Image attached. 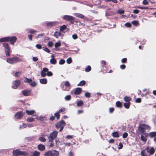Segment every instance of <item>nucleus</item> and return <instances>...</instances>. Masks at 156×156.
I'll return each mask as SVG.
<instances>
[{
  "label": "nucleus",
  "instance_id": "obj_1",
  "mask_svg": "<svg viewBox=\"0 0 156 156\" xmlns=\"http://www.w3.org/2000/svg\"><path fill=\"white\" fill-rule=\"evenodd\" d=\"M17 38L15 36L12 37H5L0 38V42H6L10 41V43L12 45H14L16 42Z\"/></svg>",
  "mask_w": 156,
  "mask_h": 156
},
{
  "label": "nucleus",
  "instance_id": "obj_2",
  "mask_svg": "<svg viewBox=\"0 0 156 156\" xmlns=\"http://www.w3.org/2000/svg\"><path fill=\"white\" fill-rule=\"evenodd\" d=\"M21 61V59L17 57L8 58L6 60V62L8 63L11 64H15L17 62Z\"/></svg>",
  "mask_w": 156,
  "mask_h": 156
},
{
  "label": "nucleus",
  "instance_id": "obj_3",
  "mask_svg": "<svg viewBox=\"0 0 156 156\" xmlns=\"http://www.w3.org/2000/svg\"><path fill=\"white\" fill-rule=\"evenodd\" d=\"M58 134V132L57 131H55L51 133L48 137L49 141L52 142L53 140L57 137Z\"/></svg>",
  "mask_w": 156,
  "mask_h": 156
},
{
  "label": "nucleus",
  "instance_id": "obj_4",
  "mask_svg": "<svg viewBox=\"0 0 156 156\" xmlns=\"http://www.w3.org/2000/svg\"><path fill=\"white\" fill-rule=\"evenodd\" d=\"M3 47L6 56H9L10 54V48L7 43H4L3 44Z\"/></svg>",
  "mask_w": 156,
  "mask_h": 156
},
{
  "label": "nucleus",
  "instance_id": "obj_5",
  "mask_svg": "<svg viewBox=\"0 0 156 156\" xmlns=\"http://www.w3.org/2000/svg\"><path fill=\"white\" fill-rule=\"evenodd\" d=\"M139 128L140 130L143 131L145 129L149 130L151 128V127L148 125L141 124L139 125Z\"/></svg>",
  "mask_w": 156,
  "mask_h": 156
},
{
  "label": "nucleus",
  "instance_id": "obj_6",
  "mask_svg": "<svg viewBox=\"0 0 156 156\" xmlns=\"http://www.w3.org/2000/svg\"><path fill=\"white\" fill-rule=\"evenodd\" d=\"M65 122L63 120H61L55 124V126L57 129H59L61 127H64L66 125Z\"/></svg>",
  "mask_w": 156,
  "mask_h": 156
},
{
  "label": "nucleus",
  "instance_id": "obj_7",
  "mask_svg": "<svg viewBox=\"0 0 156 156\" xmlns=\"http://www.w3.org/2000/svg\"><path fill=\"white\" fill-rule=\"evenodd\" d=\"M62 19L64 20H66L68 21H73L74 20V19L73 17L68 15H64Z\"/></svg>",
  "mask_w": 156,
  "mask_h": 156
},
{
  "label": "nucleus",
  "instance_id": "obj_8",
  "mask_svg": "<svg viewBox=\"0 0 156 156\" xmlns=\"http://www.w3.org/2000/svg\"><path fill=\"white\" fill-rule=\"evenodd\" d=\"M48 69L46 68H44L41 72V75L42 77H45L47 75V73L48 72Z\"/></svg>",
  "mask_w": 156,
  "mask_h": 156
},
{
  "label": "nucleus",
  "instance_id": "obj_9",
  "mask_svg": "<svg viewBox=\"0 0 156 156\" xmlns=\"http://www.w3.org/2000/svg\"><path fill=\"white\" fill-rule=\"evenodd\" d=\"M65 87H63V89L65 90L69 91L70 89V84L69 82L66 81L64 82Z\"/></svg>",
  "mask_w": 156,
  "mask_h": 156
},
{
  "label": "nucleus",
  "instance_id": "obj_10",
  "mask_svg": "<svg viewBox=\"0 0 156 156\" xmlns=\"http://www.w3.org/2000/svg\"><path fill=\"white\" fill-rule=\"evenodd\" d=\"M20 82L19 80H16L13 83L12 88L14 89H16L20 84Z\"/></svg>",
  "mask_w": 156,
  "mask_h": 156
},
{
  "label": "nucleus",
  "instance_id": "obj_11",
  "mask_svg": "<svg viewBox=\"0 0 156 156\" xmlns=\"http://www.w3.org/2000/svg\"><path fill=\"white\" fill-rule=\"evenodd\" d=\"M145 150L151 155L153 154L155 151L154 149V148L151 147L150 148L148 147H147L145 149Z\"/></svg>",
  "mask_w": 156,
  "mask_h": 156
},
{
  "label": "nucleus",
  "instance_id": "obj_12",
  "mask_svg": "<svg viewBox=\"0 0 156 156\" xmlns=\"http://www.w3.org/2000/svg\"><path fill=\"white\" fill-rule=\"evenodd\" d=\"M58 23V22H47L46 23V25L48 27H51L53 26H55Z\"/></svg>",
  "mask_w": 156,
  "mask_h": 156
},
{
  "label": "nucleus",
  "instance_id": "obj_13",
  "mask_svg": "<svg viewBox=\"0 0 156 156\" xmlns=\"http://www.w3.org/2000/svg\"><path fill=\"white\" fill-rule=\"evenodd\" d=\"M21 151L19 149L13 150L12 152V154L14 156H19L21 155Z\"/></svg>",
  "mask_w": 156,
  "mask_h": 156
},
{
  "label": "nucleus",
  "instance_id": "obj_14",
  "mask_svg": "<svg viewBox=\"0 0 156 156\" xmlns=\"http://www.w3.org/2000/svg\"><path fill=\"white\" fill-rule=\"evenodd\" d=\"M31 91L30 90H26L22 91V93L24 96H28L30 95Z\"/></svg>",
  "mask_w": 156,
  "mask_h": 156
},
{
  "label": "nucleus",
  "instance_id": "obj_15",
  "mask_svg": "<svg viewBox=\"0 0 156 156\" xmlns=\"http://www.w3.org/2000/svg\"><path fill=\"white\" fill-rule=\"evenodd\" d=\"M23 114L22 112H18L15 114V117L17 119H20L23 117Z\"/></svg>",
  "mask_w": 156,
  "mask_h": 156
},
{
  "label": "nucleus",
  "instance_id": "obj_16",
  "mask_svg": "<svg viewBox=\"0 0 156 156\" xmlns=\"http://www.w3.org/2000/svg\"><path fill=\"white\" fill-rule=\"evenodd\" d=\"M51 59L50 60V62L51 64L53 65L56 64L57 61L54 58V56L53 55H51Z\"/></svg>",
  "mask_w": 156,
  "mask_h": 156
},
{
  "label": "nucleus",
  "instance_id": "obj_17",
  "mask_svg": "<svg viewBox=\"0 0 156 156\" xmlns=\"http://www.w3.org/2000/svg\"><path fill=\"white\" fill-rule=\"evenodd\" d=\"M82 91V89L80 88H77L75 90L74 93L76 95L79 94Z\"/></svg>",
  "mask_w": 156,
  "mask_h": 156
},
{
  "label": "nucleus",
  "instance_id": "obj_18",
  "mask_svg": "<svg viewBox=\"0 0 156 156\" xmlns=\"http://www.w3.org/2000/svg\"><path fill=\"white\" fill-rule=\"evenodd\" d=\"M51 156H58L59 154V152L55 150L51 151Z\"/></svg>",
  "mask_w": 156,
  "mask_h": 156
},
{
  "label": "nucleus",
  "instance_id": "obj_19",
  "mask_svg": "<svg viewBox=\"0 0 156 156\" xmlns=\"http://www.w3.org/2000/svg\"><path fill=\"white\" fill-rule=\"evenodd\" d=\"M73 15L77 17L82 19H83L84 17V16L82 14L80 13H73Z\"/></svg>",
  "mask_w": 156,
  "mask_h": 156
},
{
  "label": "nucleus",
  "instance_id": "obj_20",
  "mask_svg": "<svg viewBox=\"0 0 156 156\" xmlns=\"http://www.w3.org/2000/svg\"><path fill=\"white\" fill-rule=\"evenodd\" d=\"M37 148L39 150L43 151L45 149V147L44 145L40 144L38 145Z\"/></svg>",
  "mask_w": 156,
  "mask_h": 156
},
{
  "label": "nucleus",
  "instance_id": "obj_21",
  "mask_svg": "<svg viewBox=\"0 0 156 156\" xmlns=\"http://www.w3.org/2000/svg\"><path fill=\"white\" fill-rule=\"evenodd\" d=\"M61 36V33L59 31H56L54 34V36L56 38H58L59 36Z\"/></svg>",
  "mask_w": 156,
  "mask_h": 156
},
{
  "label": "nucleus",
  "instance_id": "obj_22",
  "mask_svg": "<svg viewBox=\"0 0 156 156\" xmlns=\"http://www.w3.org/2000/svg\"><path fill=\"white\" fill-rule=\"evenodd\" d=\"M26 113L28 115H31L33 114L35 112L34 110H31L30 111H28V110H26Z\"/></svg>",
  "mask_w": 156,
  "mask_h": 156
},
{
  "label": "nucleus",
  "instance_id": "obj_23",
  "mask_svg": "<svg viewBox=\"0 0 156 156\" xmlns=\"http://www.w3.org/2000/svg\"><path fill=\"white\" fill-rule=\"evenodd\" d=\"M40 83L42 84H46L47 83V80L45 78H43L40 80Z\"/></svg>",
  "mask_w": 156,
  "mask_h": 156
},
{
  "label": "nucleus",
  "instance_id": "obj_24",
  "mask_svg": "<svg viewBox=\"0 0 156 156\" xmlns=\"http://www.w3.org/2000/svg\"><path fill=\"white\" fill-rule=\"evenodd\" d=\"M30 84L31 87H34L37 85V83L35 81H32L30 82Z\"/></svg>",
  "mask_w": 156,
  "mask_h": 156
},
{
  "label": "nucleus",
  "instance_id": "obj_25",
  "mask_svg": "<svg viewBox=\"0 0 156 156\" xmlns=\"http://www.w3.org/2000/svg\"><path fill=\"white\" fill-rule=\"evenodd\" d=\"M61 45V41H58V42H56L55 44V47L56 48L59 47Z\"/></svg>",
  "mask_w": 156,
  "mask_h": 156
},
{
  "label": "nucleus",
  "instance_id": "obj_26",
  "mask_svg": "<svg viewBox=\"0 0 156 156\" xmlns=\"http://www.w3.org/2000/svg\"><path fill=\"white\" fill-rule=\"evenodd\" d=\"M38 139L40 141L43 142H45L46 140V139L44 137L42 136H40Z\"/></svg>",
  "mask_w": 156,
  "mask_h": 156
},
{
  "label": "nucleus",
  "instance_id": "obj_27",
  "mask_svg": "<svg viewBox=\"0 0 156 156\" xmlns=\"http://www.w3.org/2000/svg\"><path fill=\"white\" fill-rule=\"evenodd\" d=\"M130 104V102L125 103L124 104V106L126 108L128 109L129 107Z\"/></svg>",
  "mask_w": 156,
  "mask_h": 156
},
{
  "label": "nucleus",
  "instance_id": "obj_28",
  "mask_svg": "<svg viewBox=\"0 0 156 156\" xmlns=\"http://www.w3.org/2000/svg\"><path fill=\"white\" fill-rule=\"evenodd\" d=\"M66 28V27L65 25H63L61 26L60 28V31L63 32L64 30H65Z\"/></svg>",
  "mask_w": 156,
  "mask_h": 156
},
{
  "label": "nucleus",
  "instance_id": "obj_29",
  "mask_svg": "<svg viewBox=\"0 0 156 156\" xmlns=\"http://www.w3.org/2000/svg\"><path fill=\"white\" fill-rule=\"evenodd\" d=\"M44 156H51V151H48L44 154Z\"/></svg>",
  "mask_w": 156,
  "mask_h": 156
},
{
  "label": "nucleus",
  "instance_id": "obj_30",
  "mask_svg": "<svg viewBox=\"0 0 156 156\" xmlns=\"http://www.w3.org/2000/svg\"><path fill=\"white\" fill-rule=\"evenodd\" d=\"M115 104L116 106L118 107L121 108L122 106V103L119 101L116 102Z\"/></svg>",
  "mask_w": 156,
  "mask_h": 156
},
{
  "label": "nucleus",
  "instance_id": "obj_31",
  "mask_svg": "<svg viewBox=\"0 0 156 156\" xmlns=\"http://www.w3.org/2000/svg\"><path fill=\"white\" fill-rule=\"evenodd\" d=\"M85 83H86L85 81L82 80L77 85V86H83L85 85Z\"/></svg>",
  "mask_w": 156,
  "mask_h": 156
},
{
  "label": "nucleus",
  "instance_id": "obj_32",
  "mask_svg": "<svg viewBox=\"0 0 156 156\" xmlns=\"http://www.w3.org/2000/svg\"><path fill=\"white\" fill-rule=\"evenodd\" d=\"M124 99L125 101L129 102L131 100V98L129 97L125 96Z\"/></svg>",
  "mask_w": 156,
  "mask_h": 156
},
{
  "label": "nucleus",
  "instance_id": "obj_33",
  "mask_svg": "<svg viewBox=\"0 0 156 156\" xmlns=\"http://www.w3.org/2000/svg\"><path fill=\"white\" fill-rule=\"evenodd\" d=\"M112 14L113 12L112 11H107L105 13V16H110L112 15Z\"/></svg>",
  "mask_w": 156,
  "mask_h": 156
},
{
  "label": "nucleus",
  "instance_id": "obj_34",
  "mask_svg": "<svg viewBox=\"0 0 156 156\" xmlns=\"http://www.w3.org/2000/svg\"><path fill=\"white\" fill-rule=\"evenodd\" d=\"M75 22L77 23V25L80 26H84L85 25L84 23H82L80 21H75Z\"/></svg>",
  "mask_w": 156,
  "mask_h": 156
},
{
  "label": "nucleus",
  "instance_id": "obj_35",
  "mask_svg": "<svg viewBox=\"0 0 156 156\" xmlns=\"http://www.w3.org/2000/svg\"><path fill=\"white\" fill-rule=\"evenodd\" d=\"M44 34L42 33L41 34H39L37 36H36L35 37V38L37 39V38H41L42 36H44Z\"/></svg>",
  "mask_w": 156,
  "mask_h": 156
},
{
  "label": "nucleus",
  "instance_id": "obj_36",
  "mask_svg": "<svg viewBox=\"0 0 156 156\" xmlns=\"http://www.w3.org/2000/svg\"><path fill=\"white\" fill-rule=\"evenodd\" d=\"M149 136L151 137H153L156 136V132L150 133H149Z\"/></svg>",
  "mask_w": 156,
  "mask_h": 156
},
{
  "label": "nucleus",
  "instance_id": "obj_37",
  "mask_svg": "<svg viewBox=\"0 0 156 156\" xmlns=\"http://www.w3.org/2000/svg\"><path fill=\"white\" fill-rule=\"evenodd\" d=\"M112 135L114 137H118L119 136V133L117 132L113 133Z\"/></svg>",
  "mask_w": 156,
  "mask_h": 156
},
{
  "label": "nucleus",
  "instance_id": "obj_38",
  "mask_svg": "<svg viewBox=\"0 0 156 156\" xmlns=\"http://www.w3.org/2000/svg\"><path fill=\"white\" fill-rule=\"evenodd\" d=\"M32 79H29L27 78H25L24 80V82L26 83H30V82H31Z\"/></svg>",
  "mask_w": 156,
  "mask_h": 156
},
{
  "label": "nucleus",
  "instance_id": "obj_39",
  "mask_svg": "<svg viewBox=\"0 0 156 156\" xmlns=\"http://www.w3.org/2000/svg\"><path fill=\"white\" fill-rule=\"evenodd\" d=\"M40 154V153L39 152L37 151H35L33 154L32 156H39Z\"/></svg>",
  "mask_w": 156,
  "mask_h": 156
},
{
  "label": "nucleus",
  "instance_id": "obj_40",
  "mask_svg": "<svg viewBox=\"0 0 156 156\" xmlns=\"http://www.w3.org/2000/svg\"><path fill=\"white\" fill-rule=\"evenodd\" d=\"M28 155V153L26 151H21V155L24 156H27Z\"/></svg>",
  "mask_w": 156,
  "mask_h": 156
},
{
  "label": "nucleus",
  "instance_id": "obj_41",
  "mask_svg": "<svg viewBox=\"0 0 156 156\" xmlns=\"http://www.w3.org/2000/svg\"><path fill=\"white\" fill-rule=\"evenodd\" d=\"M83 104V102L82 101L80 100L77 103V106H80Z\"/></svg>",
  "mask_w": 156,
  "mask_h": 156
},
{
  "label": "nucleus",
  "instance_id": "obj_42",
  "mask_svg": "<svg viewBox=\"0 0 156 156\" xmlns=\"http://www.w3.org/2000/svg\"><path fill=\"white\" fill-rule=\"evenodd\" d=\"M27 126V125L26 124H23L21 125L20 126V129H22L26 128Z\"/></svg>",
  "mask_w": 156,
  "mask_h": 156
},
{
  "label": "nucleus",
  "instance_id": "obj_43",
  "mask_svg": "<svg viewBox=\"0 0 156 156\" xmlns=\"http://www.w3.org/2000/svg\"><path fill=\"white\" fill-rule=\"evenodd\" d=\"M65 99L66 101H69L71 99V96L70 95H67L65 96Z\"/></svg>",
  "mask_w": 156,
  "mask_h": 156
},
{
  "label": "nucleus",
  "instance_id": "obj_44",
  "mask_svg": "<svg viewBox=\"0 0 156 156\" xmlns=\"http://www.w3.org/2000/svg\"><path fill=\"white\" fill-rule=\"evenodd\" d=\"M91 68L90 66H88L85 69V71L86 72H89L91 70Z\"/></svg>",
  "mask_w": 156,
  "mask_h": 156
},
{
  "label": "nucleus",
  "instance_id": "obj_45",
  "mask_svg": "<svg viewBox=\"0 0 156 156\" xmlns=\"http://www.w3.org/2000/svg\"><path fill=\"white\" fill-rule=\"evenodd\" d=\"M84 96L87 98H89L90 96V94L89 92H86L85 93Z\"/></svg>",
  "mask_w": 156,
  "mask_h": 156
},
{
  "label": "nucleus",
  "instance_id": "obj_46",
  "mask_svg": "<svg viewBox=\"0 0 156 156\" xmlns=\"http://www.w3.org/2000/svg\"><path fill=\"white\" fill-rule=\"evenodd\" d=\"M141 154L142 156H148L145 151H142L141 152Z\"/></svg>",
  "mask_w": 156,
  "mask_h": 156
},
{
  "label": "nucleus",
  "instance_id": "obj_47",
  "mask_svg": "<svg viewBox=\"0 0 156 156\" xmlns=\"http://www.w3.org/2000/svg\"><path fill=\"white\" fill-rule=\"evenodd\" d=\"M43 49L45 51L48 53H50L51 51L50 50L46 47H43Z\"/></svg>",
  "mask_w": 156,
  "mask_h": 156
},
{
  "label": "nucleus",
  "instance_id": "obj_48",
  "mask_svg": "<svg viewBox=\"0 0 156 156\" xmlns=\"http://www.w3.org/2000/svg\"><path fill=\"white\" fill-rule=\"evenodd\" d=\"M72 62V59L71 58H69L66 60V62L68 64H70Z\"/></svg>",
  "mask_w": 156,
  "mask_h": 156
},
{
  "label": "nucleus",
  "instance_id": "obj_49",
  "mask_svg": "<svg viewBox=\"0 0 156 156\" xmlns=\"http://www.w3.org/2000/svg\"><path fill=\"white\" fill-rule=\"evenodd\" d=\"M141 138L142 140L143 141H146L147 140V138L143 135L141 136Z\"/></svg>",
  "mask_w": 156,
  "mask_h": 156
},
{
  "label": "nucleus",
  "instance_id": "obj_50",
  "mask_svg": "<svg viewBox=\"0 0 156 156\" xmlns=\"http://www.w3.org/2000/svg\"><path fill=\"white\" fill-rule=\"evenodd\" d=\"M65 61L64 59H61L59 62V63L60 65H63L65 63Z\"/></svg>",
  "mask_w": 156,
  "mask_h": 156
},
{
  "label": "nucleus",
  "instance_id": "obj_51",
  "mask_svg": "<svg viewBox=\"0 0 156 156\" xmlns=\"http://www.w3.org/2000/svg\"><path fill=\"white\" fill-rule=\"evenodd\" d=\"M27 120L29 122H32L34 120V119L32 117L28 118L27 119Z\"/></svg>",
  "mask_w": 156,
  "mask_h": 156
},
{
  "label": "nucleus",
  "instance_id": "obj_52",
  "mask_svg": "<svg viewBox=\"0 0 156 156\" xmlns=\"http://www.w3.org/2000/svg\"><path fill=\"white\" fill-rule=\"evenodd\" d=\"M63 144H64L67 147L70 146L71 145V143L68 142H64Z\"/></svg>",
  "mask_w": 156,
  "mask_h": 156
},
{
  "label": "nucleus",
  "instance_id": "obj_53",
  "mask_svg": "<svg viewBox=\"0 0 156 156\" xmlns=\"http://www.w3.org/2000/svg\"><path fill=\"white\" fill-rule=\"evenodd\" d=\"M21 74V73L20 72H16L15 73V76L16 77H19L20 76Z\"/></svg>",
  "mask_w": 156,
  "mask_h": 156
},
{
  "label": "nucleus",
  "instance_id": "obj_54",
  "mask_svg": "<svg viewBox=\"0 0 156 156\" xmlns=\"http://www.w3.org/2000/svg\"><path fill=\"white\" fill-rule=\"evenodd\" d=\"M53 75L51 71H48V72H47V75L48 76H52Z\"/></svg>",
  "mask_w": 156,
  "mask_h": 156
},
{
  "label": "nucleus",
  "instance_id": "obj_55",
  "mask_svg": "<svg viewBox=\"0 0 156 156\" xmlns=\"http://www.w3.org/2000/svg\"><path fill=\"white\" fill-rule=\"evenodd\" d=\"M101 64L102 66H104L106 65V62L105 61L102 60L101 61Z\"/></svg>",
  "mask_w": 156,
  "mask_h": 156
},
{
  "label": "nucleus",
  "instance_id": "obj_56",
  "mask_svg": "<svg viewBox=\"0 0 156 156\" xmlns=\"http://www.w3.org/2000/svg\"><path fill=\"white\" fill-rule=\"evenodd\" d=\"M55 116L57 118V119H58L59 118V113L58 112L55 114Z\"/></svg>",
  "mask_w": 156,
  "mask_h": 156
},
{
  "label": "nucleus",
  "instance_id": "obj_57",
  "mask_svg": "<svg viewBox=\"0 0 156 156\" xmlns=\"http://www.w3.org/2000/svg\"><path fill=\"white\" fill-rule=\"evenodd\" d=\"M124 12V11L121 10V9H119V10L117 11V13L119 14H123Z\"/></svg>",
  "mask_w": 156,
  "mask_h": 156
},
{
  "label": "nucleus",
  "instance_id": "obj_58",
  "mask_svg": "<svg viewBox=\"0 0 156 156\" xmlns=\"http://www.w3.org/2000/svg\"><path fill=\"white\" fill-rule=\"evenodd\" d=\"M128 133H127L125 132L123 133L122 135V137L124 138H125L127 137L128 136Z\"/></svg>",
  "mask_w": 156,
  "mask_h": 156
},
{
  "label": "nucleus",
  "instance_id": "obj_59",
  "mask_svg": "<svg viewBox=\"0 0 156 156\" xmlns=\"http://www.w3.org/2000/svg\"><path fill=\"white\" fill-rule=\"evenodd\" d=\"M125 26L128 27H130L131 26V24L129 23H127L125 24Z\"/></svg>",
  "mask_w": 156,
  "mask_h": 156
},
{
  "label": "nucleus",
  "instance_id": "obj_60",
  "mask_svg": "<svg viewBox=\"0 0 156 156\" xmlns=\"http://www.w3.org/2000/svg\"><path fill=\"white\" fill-rule=\"evenodd\" d=\"M36 47L38 49H41L42 48V46L40 44H37L36 45Z\"/></svg>",
  "mask_w": 156,
  "mask_h": 156
},
{
  "label": "nucleus",
  "instance_id": "obj_61",
  "mask_svg": "<svg viewBox=\"0 0 156 156\" xmlns=\"http://www.w3.org/2000/svg\"><path fill=\"white\" fill-rule=\"evenodd\" d=\"M55 142L56 146H58L60 144V141L57 140H55Z\"/></svg>",
  "mask_w": 156,
  "mask_h": 156
},
{
  "label": "nucleus",
  "instance_id": "obj_62",
  "mask_svg": "<svg viewBox=\"0 0 156 156\" xmlns=\"http://www.w3.org/2000/svg\"><path fill=\"white\" fill-rule=\"evenodd\" d=\"M122 144L121 143H120L119 145V147H118V149H120L122 148Z\"/></svg>",
  "mask_w": 156,
  "mask_h": 156
},
{
  "label": "nucleus",
  "instance_id": "obj_63",
  "mask_svg": "<svg viewBox=\"0 0 156 156\" xmlns=\"http://www.w3.org/2000/svg\"><path fill=\"white\" fill-rule=\"evenodd\" d=\"M73 136L69 135L66 136V138L67 139H72L73 137Z\"/></svg>",
  "mask_w": 156,
  "mask_h": 156
},
{
  "label": "nucleus",
  "instance_id": "obj_64",
  "mask_svg": "<svg viewBox=\"0 0 156 156\" xmlns=\"http://www.w3.org/2000/svg\"><path fill=\"white\" fill-rule=\"evenodd\" d=\"M132 23L134 25H137L138 23V22L136 21H133L132 22Z\"/></svg>",
  "mask_w": 156,
  "mask_h": 156
}]
</instances>
